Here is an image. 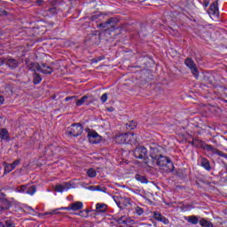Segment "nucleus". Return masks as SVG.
<instances>
[{
    "instance_id": "26",
    "label": "nucleus",
    "mask_w": 227,
    "mask_h": 227,
    "mask_svg": "<svg viewBox=\"0 0 227 227\" xmlns=\"http://www.w3.org/2000/svg\"><path fill=\"white\" fill-rule=\"evenodd\" d=\"M186 221L191 223V224H198L200 223V220L198 219V216L196 215H190L186 217Z\"/></svg>"
},
{
    "instance_id": "8",
    "label": "nucleus",
    "mask_w": 227,
    "mask_h": 227,
    "mask_svg": "<svg viewBox=\"0 0 227 227\" xmlns=\"http://www.w3.org/2000/svg\"><path fill=\"white\" fill-rule=\"evenodd\" d=\"M88 138L90 143L92 145H97V143H100L102 141V137H100L97 131H89Z\"/></svg>"
},
{
    "instance_id": "18",
    "label": "nucleus",
    "mask_w": 227,
    "mask_h": 227,
    "mask_svg": "<svg viewBox=\"0 0 227 227\" xmlns=\"http://www.w3.org/2000/svg\"><path fill=\"white\" fill-rule=\"evenodd\" d=\"M89 40L95 44L100 43V33L96 32L95 34H90L88 35Z\"/></svg>"
},
{
    "instance_id": "52",
    "label": "nucleus",
    "mask_w": 227,
    "mask_h": 227,
    "mask_svg": "<svg viewBox=\"0 0 227 227\" xmlns=\"http://www.w3.org/2000/svg\"><path fill=\"white\" fill-rule=\"evenodd\" d=\"M85 212H86L85 217H87L88 214H90V210L86 209Z\"/></svg>"
},
{
    "instance_id": "30",
    "label": "nucleus",
    "mask_w": 227,
    "mask_h": 227,
    "mask_svg": "<svg viewBox=\"0 0 227 227\" xmlns=\"http://www.w3.org/2000/svg\"><path fill=\"white\" fill-rule=\"evenodd\" d=\"M127 129H129L130 130H134L136 127H137V123L134 121H131L128 123H126Z\"/></svg>"
},
{
    "instance_id": "22",
    "label": "nucleus",
    "mask_w": 227,
    "mask_h": 227,
    "mask_svg": "<svg viewBox=\"0 0 227 227\" xmlns=\"http://www.w3.org/2000/svg\"><path fill=\"white\" fill-rule=\"evenodd\" d=\"M191 143L192 146H195V148H200H200H203L205 142H203L200 139L195 138L193 139ZM198 143H200V145H198Z\"/></svg>"
},
{
    "instance_id": "39",
    "label": "nucleus",
    "mask_w": 227,
    "mask_h": 227,
    "mask_svg": "<svg viewBox=\"0 0 227 227\" xmlns=\"http://www.w3.org/2000/svg\"><path fill=\"white\" fill-rule=\"evenodd\" d=\"M19 164H20V160H16L11 164V166H12V169H14V168H17V166H19Z\"/></svg>"
},
{
    "instance_id": "9",
    "label": "nucleus",
    "mask_w": 227,
    "mask_h": 227,
    "mask_svg": "<svg viewBox=\"0 0 227 227\" xmlns=\"http://www.w3.org/2000/svg\"><path fill=\"white\" fill-rule=\"evenodd\" d=\"M5 65L11 70H15L16 68L19 67L20 62L16 59L8 57V58H5Z\"/></svg>"
},
{
    "instance_id": "34",
    "label": "nucleus",
    "mask_w": 227,
    "mask_h": 227,
    "mask_svg": "<svg viewBox=\"0 0 227 227\" xmlns=\"http://www.w3.org/2000/svg\"><path fill=\"white\" fill-rule=\"evenodd\" d=\"M58 210H61V207L57 208V209H53L51 212H46V213L43 214V215H56V214H59Z\"/></svg>"
},
{
    "instance_id": "6",
    "label": "nucleus",
    "mask_w": 227,
    "mask_h": 227,
    "mask_svg": "<svg viewBox=\"0 0 227 227\" xmlns=\"http://www.w3.org/2000/svg\"><path fill=\"white\" fill-rule=\"evenodd\" d=\"M134 157L136 159H146V155H148V150L145 146H138L133 152Z\"/></svg>"
},
{
    "instance_id": "56",
    "label": "nucleus",
    "mask_w": 227,
    "mask_h": 227,
    "mask_svg": "<svg viewBox=\"0 0 227 227\" xmlns=\"http://www.w3.org/2000/svg\"><path fill=\"white\" fill-rule=\"evenodd\" d=\"M42 215H43L40 214V215H39V217L42 216Z\"/></svg>"
},
{
    "instance_id": "42",
    "label": "nucleus",
    "mask_w": 227,
    "mask_h": 227,
    "mask_svg": "<svg viewBox=\"0 0 227 227\" xmlns=\"http://www.w3.org/2000/svg\"><path fill=\"white\" fill-rule=\"evenodd\" d=\"M6 63V58H0V67H3V65H5Z\"/></svg>"
},
{
    "instance_id": "50",
    "label": "nucleus",
    "mask_w": 227,
    "mask_h": 227,
    "mask_svg": "<svg viewBox=\"0 0 227 227\" xmlns=\"http://www.w3.org/2000/svg\"><path fill=\"white\" fill-rule=\"evenodd\" d=\"M42 3H43V0H36V4H38L40 6V4H42Z\"/></svg>"
},
{
    "instance_id": "51",
    "label": "nucleus",
    "mask_w": 227,
    "mask_h": 227,
    "mask_svg": "<svg viewBox=\"0 0 227 227\" xmlns=\"http://www.w3.org/2000/svg\"><path fill=\"white\" fill-rule=\"evenodd\" d=\"M84 211H80V213H79V215H81L82 217H84Z\"/></svg>"
},
{
    "instance_id": "15",
    "label": "nucleus",
    "mask_w": 227,
    "mask_h": 227,
    "mask_svg": "<svg viewBox=\"0 0 227 227\" xmlns=\"http://www.w3.org/2000/svg\"><path fill=\"white\" fill-rule=\"evenodd\" d=\"M137 143V136L134 133H126V145H136Z\"/></svg>"
},
{
    "instance_id": "38",
    "label": "nucleus",
    "mask_w": 227,
    "mask_h": 227,
    "mask_svg": "<svg viewBox=\"0 0 227 227\" xmlns=\"http://www.w3.org/2000/svg\"><path fill=\"white\" fill-rule=\"evenodd\" d=\"M100 99L103 104H106V102H107V93L103 94Z\"/></svg>"
},
{
    "instance_id": "53",
    "label": "nucleus",
    "mask_w": 227,
    "mask_h": 227,
    "mask_svg": "<svg viewBox=\"0 0 227 227\" xmlns=\"http://www.w3.org/2000/svg\"><path fill=\"white\" fill-rule=\"evenodd\" d=\"M0 207H6V203H0Z\"/></svg>"
},
{
    "instance_id": "33",
    "label": "nucleus",
    "mask_w": 227,
    "mask_h": 227,
    "mask_svg": "<svg viewBox=\"0 0 227 227\" xmlns=\"http://www.w3.org/2000/svg\"><path fill=\"white\" fill-rule=\"evenodd\" d=\"M27 186L26 185H20L16 188V192H26Z\"/></svg>"
},
{
    "instance_id": "44",
    "label": "nucleus",
    "mask_w": 227,
    "mask_h": 227,
    "mask_svg": "<svg viewBox=\"0 0 227 227\" xmlns=\"http://www.w3.org/2000/svg\"><path fill=\"white\" fill-rule=\"evenodd\" d=\"M87 189H88L89 191H97V190H98V189H97V186H95V185H90V186L87 187Z\"/></svg>"
},
{
    "instance_id": "12",
    "label": "nucleus",
    "mask_w": 227,
    "mask_h": 227,
    "mask_svg": "<svg viewBox=\"0 0 227 227\" xmlns=\"http://www.w3.org/2000/svg\"><path fill=\"white\" fill-rule=\"evenodd\" d=\"M82 202L81 201H76L69 205L67 207H60V210H82Z\"/></svg>"
},
{
    "instance_id": "31",
    "label": "nucleus",
    "mask_w": 227,
    "mask_h": 227,
    "mask_svg": "<svg viewBox=\"0 0 227 227\" xmlns=\"http://www.w3.org/2000/svg\"><path fill=\"white\" fill-rule=\"evenodd\" d=\"M11 171H13V167L12 164H5L4 165V175H8V173H11Z\"/></svg>"
},
{
    "instance_id": "24",
    "label": "nucleus",
    "mask_w": 227,
    "mask_h": 227,
    "mask_svg": "<svg viewBox=\"0 0 227 227\" xmlns=\"http://www.w3.org/2000/svg\"><path fill=\"white\" fill-rule=\"evenodd\" d=\"M96 210L100 214H104L105 212L107 211V205L98 203L96 205Z\"/></svg>"
},
{
    "instance_id": "29",
    "label": "nucleus",
    "mask_w": 227,
    "mask_h": 227,
    "mask_svg": "<svg viewBox=\"0 0 227 227\" xmlns=\"http://www.w3.org/2000/svg\"><path fill=\"white\" fill-rule=\"evenodd\" d=\"M200 226H203V227H214L212 223L207 221L206 219H201L200 221Z\"/></svg>"
},
{
    "instance_id": "11",
    "label": "nucleus",
    "mask_w": 227,
    "mask_h": 227,
    "mask_svg": "<svg viewBox=\"0 0 227 227\" xmlns=\"http://www.w3.org/2000/svg\"><path fill=\"white\" fill-rule=\"evenodd\" d=\"M207 13L210 17H219V7H217V2L211 4Z\"/></svg>"
},
{
    "instance_id": "7",
    "label": "nucleus",
    "mask_w": 227,
    "mask_h": 227,
    "mask_svg": "<svg viewBox=\"0 0 227 227\" xmlns=\"http://www.w3.org/2000/svg\"><path fill=\"white\" fill-rule=\"evenodd\" d=\"M114 200L115 201L119 208H121L120 205H124V207H128V205H130V199L127 197L114 196Z\"/></svg>"
},
{
    "instance_id": "4",
    "label": "nucleus",
    "mask_w": 227,
    "mask_h": 227,
    "mask_svg": "<svg viewBox=\"0 0 227 227\" xmlns=\"http://www.w3.org/2000/svg\"><path fill=\"white\" fill-rule=\"evenodd\" d=\"M203 150H207V152H211L213 155H218L219 157H223V159H227V154L223 153V151H219V149L214 147L212 145H207L204 142V145L202 146Z\"/></svg>"
},
{
    "instance_id": "35",
    "label": "nucleus",
    "mask_w": 227,
    "mask_h": 227,
    "mask_svg": "<svg viewBox=\"0 0 227 227\" xmlns=\"http://www.w3.org/2000/svg\"><path fill=\"white\" fill-rule=\"evenodd\" d=\"M3 227H15V223L12 220H6L5 224Z\"/></svg>"
},
{
    "instance_id": "37",
    "label": "nucleus",
    "mask_w": 227,
    "mask_h": 227,
    "mask_svg": "<svg viewBox=\"0 0 227 227\" xmlns=\"http://www.w3.org/2000/svg\"><path fill=\"white\" fill-rule=\"evenodd\" d=\"M136 212H137V215H143L145 211L140 207H136Z\"/></svg>"
},
{
    "instance_id": "36",
    "label": "nucleus",
    "mask_w": 227,
    "mask_h": 227,
    "mask_svg": "<svg viewBox=\"0 0 227 227\" xmlns=\"http://www.w3.org/2000/svg\"><path fill=\"white\" fill-rule=\"evenodd\" d=\"M153 217L156 221H160V219H162V215L160 213L154 212Z\"/></svg>"
},
{
    "instance_id": "10",
    "label": "nucleus",
    "mask_w": 227,
    "mask_h": 227,
    "mask_svg": "<svg viewBox=\"0 0 227 227\" xmlns=\"http://www.w3.org/2000/svg\"><path fill=\"white\" fill-rule=\"evenodd\" d=\"M25 65L28 70L31 72H37L40 70V64L36 62H32L29 59H25Z\"/></svg>"
},
{
    "instance_id": "32",
    "label": "nucleus",
    "mask_w": 227,
    "mask_h": 227,
    "mask_svg": "<svg viewBox=\"0 0 227 227\" xmlns=\"http://www.w3.org/2000/svg\"><path fill=\"white\" fill-rule=\"evenodd\" d=\"M87 175L88 176H90V178H95V176H97V171H95L93 168H90L87 171Z\"/></svg>"
},
{
    "instance_id": "23",
    "label": "nucleus",
    "mask_w": 227,
    "mask_h": 227,
    "mask_svg": "<svg viewBox=\"0 0 227 227\" xmlns=\"http://www.w3.org/2000/svg\"><path fill=\"white\" fill-rule=\"evenodd\" d=\"M68 189H70L68 184H66L65 185L59 184L55 186L56 192H63L64 191H68Z\"/></svg>"
},
{
    "instance_id": "19",
    "label": "nucleus",
    "mask_w": 227,
    "mask_h": 227,
    "mask_svg": "<svg viewBox=\"0 0 227 227\" xmlns=\"http://www.w3.org/2000/svg\"><path fill=\"white\" fill-rule=\"evenodd\" d=\"M0 139H3L4 141H10V132H8V129H0Z\"/></svg>"
},
{
    "instance_id": "27",
    "label": "nucleus",
    "mask_w": 227,
    "mask_h": 227,
    "mask_svg": "<svg viewBox=\"0 0 227 227\" xmlns=\"http://www.w3.org/2000/svg\"><path fill=\"white\" fill-rule=\"evenodd\" d=\"M33 78H34V84H40L42 82V76L40 75V74L35 72L33 74Z\"/></svg>"
},
{
    "instance_id": "54",
    "label": "nucleus",
    "mask_w": 227,
    "mask_h": 227,
    "mask_svg": "<svg viewBox=\"0 0 227 227\" xmlns=\"http://www.w3.org/2000/svg\"><path fill=\"white\" fill-rule=\"evenodd\" d=\"M113 107L108 108V111H110V113L113 112Z\"/></svg>"
},
{
    "instance_id": "46",
    "label": "nucleus",
    "mask_w": 227,
    "mask_h": 227,
    "mask_svg": "<svg viewBox=\"0 0 227 227\" xmlns=\"http://www.w3.org/2000/svg\"><path fill=\"white\" fill-rule=\"evenodd\" d=\"M208 4H210V1L209 0H204L203 5L205 6V8H207L208 6Z\"/></svg>"
},
{
    "instance_id": "3",
    "label": "nucleus",
    "mask_w": 227,
    "mask_h": 227,
    "mask_svg": "<svg viewBox=\"0 0 227 227\" xmlns=\"http://www.w3.org/2000/svg\"><path fill=\"white\" fill-rule=\"evenodd\" d=\"M184 64L191 70L192 75H194V77L198 79V77H200V71H198V67H196V63H194V60L192 58H187L184 60Z\"/></svg>"
},
{
    "instance_id": "49",
    "label": "nucleus",
    "mask_w": 227,
    "mask_h": 227,
    "mask_svg": "<svg viewBox=\"0 0 227 227\" xmlns=\"http://www.w3.org/2000/svg\"><path fill=\"white\" fill-rule=\"evenodd\" d=\"M0 15H6V11L0 8Z\"/></svg>"
},
{
    "instance_id": "17",
    "label": "nucleus",
    "mask_w": 227,
    "mask_h": 227,
    "mask_svg": "<svg viewBox=\"0 0 227 227\" xmlns=\"http://www.w3.org/2000/svg\"><path fill=\"white\" fill-rule=\"evenodd\" d=\"M114 141L117 145H127V133L116 135Z\"/></svg>"
},
{
    "instance_id": "13",
    "label": "nucleus",
    "mask_w": 227,
    "mask_h": 227,
    "mask_svg": "<svg viewBox=\"0 0 227 227\" xmlns=\"http://www.w3.org/2000/svg\"><path fill=\"white\" fill-rule=\"evenodd\" d=\"M38 72H41V74H44L46 75H51V74H52V72H54V69L51 66H49L45 63H42L40 65V68H39Z\"/></svg>"
},
{
    "instance_id": "48",
    "label": "nucleus",
    "mask_w": 227,
    "mask_h": 227,
    "mask_svg": "<svg viewBox=\"0 0 227 227\" xmlns=\"http://www.w3.org/2000/svg\"><path fill=\"white\" fill-rule=\"evenodd\" d=\"M123 217H125V216H121V217H120L119 219H118V223H120V224H123L122 223H123Z\"/></svg>"
},
{
    "instance_id": "2",
    "label": "nucleus",
    "mask_w": 227,
    "mask_h": 227,
    "mask_svg": "<svg viewBox=\"0 0 227 227\" xmlns=\"http://www.w3.org/2000/svg\"><path fill=\"white\" fill-rule=\"evenodd\" d=\"M116 24H118V20L111 18L106 21L100 23L99 26L106 31H114V29H116Z\"/></svg>"
},
{
    "instance_id": "1",
    "label": "nucleus",
    "mask_w": 227,
    "mask_h": 227,
    "mask_svg": "<svg viewBox=\"0 0 227 227\" xmlns=\"http://www.w3.org/2000/svg\"><path fill=\"white\" fill-rule=\"evenodd\" d=\"M154 160H156L157 166H159L160 169H162L164 173H172V171H175V165L168 157L160 154Z\"/></svg>"
},
{
    "instance_id": "20",
    "label": "nucleus",
    "mask_w": 227,
    "mask_h": 227,
    "mask_svg": "<svg viewBox=\"0 0 227 227\" xmlns=\"http://www.w3.org/2000/svg\"><path fill=\"white\" fill-rule=\"evenodd\" d=\"M200 166H202V168L207 171H210V169H212V167H210V161H208L207 158L200 159Z\"/></svg>"
},
{
    "instance_id": "21",
    "label": "nucleus",
    "mask_w": 227,
    "mask_h": 227,
    "mask_svg": "<svg viewBox=\"0 0 227 227\" xmlns=\"http://www.w3.org/2000/svg\"><path fill=\"white\" fill-rule=\"evenodd\" d=\"M10 208V202L4 199H0V212L1 210H8Z\"/></svg>"
},
{
    "instance_id": "5",
    "label": "nucleus",
    "mask_w": 227,
    "mask_h": 227,
    "mask_svg": "<svg viewBox=\"0 0 227 227\" xmlns=\"http://www.w3.org/2000/svg\"><path fill=\"white\" fill-rule=\"evenodd\" d=\"M82 125L81 123L72 124L69 129L68 134L69 136H74V137H77L82 134Z\"/></svg>"
},
{
    "instance_id": "16",
    "label": "nucleus",
    "mask_w": 227,
    "mask_h": 227,
    "mask_svg": "<svg viewBox=\"0 0 227 227\" xmlns=\"http://www.w3.org/2000/svg\"><path fill=\"white\" fill-rule=\"evenodd\" d=\"M160 146L158 145H152L150 147V157L153 159V160H155L159 157V152H160Z\"/></svg>"
},
{
    "instance_id": "14",
    "label": "nucleus",
    "mask_w": 227,
    "mask_h": 227,
    "mask_svg": "<svg viewBox=\"0 0 227 227\" xmlns=\"http://www.w3.org/2000/svg\"><path fill=\"white\" fill-rule=\"evenodd\" d=\"M68 100H75L76 101V106L79 107L82 106L88 100V96H83L82 98L77 100V96H72V97H67L66 98V102H68Z\"/></svg>"
},
{
    "instance_id": "55",
    "label": "nucleus",
    "mask_w": 227,
    "mask_h": 227,
    "mask_svg": "<svg viewBox=\"0 0 227 227\" xmlns=\"http://www.w3.org/2000/svg\"><path fill=\"white\" fill-rule=\"evenodd\" d=\"M197 145H199V148H201V144H200V142H197Z\"/></svg>"
},
{
    "instance_id": "40",
    "label": "nucleus",
    "mask_w": 227,
    "mask_h": 227,
    "mask_svg": "<svg viewBox=\"0 0 227 227\" xmlns=\"http://www.w3.org/2000/svg\"><path fill=\"white\" fill-rule=\"evenodd\" d=\"M97 189H98V190H96V191H99V192H107V188H106V187H102V186H100V185H98V186H97Z\"/></svg>"
},
{
    "instance_id": "47",
    "label": "nucleus",
    "mask_w": 227,
    "mask_h": 227,
    "mask_svg": "<svg viewBox=\"0 0 227 227\" xmlns=\"http://www.w3.org/2000/svg\"><path fill=\"white\" fill-rule=\"evenodd\" d=\"M4 104V97L0 96V106H3Z\"/></svg>"
},
{
    "instance_id": "25",
    "label": "nucleus",
    "mask_w": 227,
    "mask_h": 227,
    "mask_svg": "<svg viewBox=\"0 0 227 227\" xmlns=\"http://www.w3.org/2000/svg\"><path fill=\"white\" fill-rule=\"evenodd\" d=\"M136 180H137V182H140L141 184H148V178H146V176L137 174L135 176Z\"/></svg>"
},
{
    "instance_id": "41",
    "label": "nucleus",
    "mask_w": 227,
    "mask_h": 227,
    "mask_svg": "<svg viewBox=\"0 0 227 227\" xmlns=\"http://www.w3.org/2000/svg\"><path fill=\"white\" fill-rule=\"evenodd\" d=\"M160 223H163V224H169V220L166 218L165 216H162L160 220Z\"/></svg>"
},
{
    "instance_id": "43",
    "label": "nucleus",
    "mask_w": 227,
    "mask_h": 227,
    "mask_svg": "<svg viewBox=\"0 0 227 227\" xmlns=\"http://www.w3.org/2000/svg\"><path fill=\"white\" fill-rule=\"evenodd\" d=\"M49 152H54V147L52 145H49L46 148V153H49Z\"/></svg>"
},
{
    "instance_id": "45",
    "label": "nucleus",
    "mask_w": 227,
    "mask_h": 227,
    "mask_svg": "<svg viewBox=\"0 0 227 227\" xmlns=\"http://www.w3.org/2000/svg\"><path fill=\"white\" fill-rule=\"evenodd\" d=\"M133 222H134V220H130V219L123 220L122 224H129V223H133Z\"/></svg>"
},
{
    "instance_id": "28",
    "label": "nucleus",
    "mask_w": 227,
    "mask_h": 227,
    "mask_svg": "<svg viewBox=\"0 0 227 227\" xmlns=\"http://www.w3.org/2000/svg\"><path fill=\"white\" fill-rule=\"evenodd\" d=\"M35 192H36V186L32 185V186L27 187V190H26L27 194L33 196V194H35Z\"/></svg>"
}]
</instances>
